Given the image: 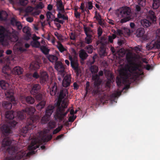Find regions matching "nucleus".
<instances>
[{"mask_svg":"<svg viewBox=\"0 0 160 160\" xmlns=\"http://www.w3.org/2000/svg\"><path fill=\"white\" fill-rule=\"evenodd\" d=\"M41 101V102L36 106L37 109L39 110H41L43 108L46 104V101Z\"/></svg>","mask_w":160,"mask_h":160,"instance_id":"obj_32","label":"nucleus"},{"mask_svg":"<svg viewBox=\"0 0 160 160\" xmlns=\"http://www.w3.org/2000/svg\"><path fill=\"white\" fill-rule=\"evenodd\" d=\"M87 7L88 9L90 10L92 9L93 7L92 3L91 2H89L87 5Z\"/></svg>","mask_w":160,"mask_h":160,"instance_id":"obj_56","label":"nucleus"},{"mask_svg":"<svg viewBox=\"0 0 160 160\" xmlns=\"http://www.w3.org/2000/svg\"><path fill=\"white\" fill-rule=\"evenodd\" d=\"M144 33L145 31L144 29L143 28H139L137 30V36L138 37H143Z\"/></svg>","mask_w":160,"mask_h":160,"instance_id":"obj_18","label":"nucleus"},{"mask_svg":"<svg viewBox=\"0 0 160 160\" xmlns=\"http://www.w3.org/2000/svg\"><path fill=\"white\" fill-rule=\"evenodd\" d=\"M53 6L52 5L49 4L48 6L47 9L49 11H51L52 9Z\"/></svg>","mask_w":160,"mask_h":160,"instance_id":"obj_64","label":"nucleus"},{"mask_svg":"<svg viewBox=\"0 0 160 160\" xmlns=\"http://www.w3.org/2000/svg\"><path fill=\"white\" fill-rule=\"evenodd\" d=\"M67 101H57V106L58 107L57 113L58 118L60 120H63L64 117L69 111V109H67L66 112L65 109L67 108L68 103Z\"/></svg>","mask_w":160,"mask_h":160,"instance_id":"obj_5","label":"nucleus"},{"mask_svg":"<svg viewBox=\"0 0 160 160\" xmlns=\"http://www.w3.org/2000/svg\"><path fill=\"white\" fill-rule=\"evenodd\" d=\"M138 2L139 5L143 7L145 5V0H138Z\"/></svg>","mask_w":160,"mask_h":160,"instance_id":"obj_46","label":"nucleus"},{"mask_svg":"<svg viewBox=\"0 0 160 160\" xmlns=\"http://www.w3.org/2000/svg\"><path fill=\"white\" fill-rule=\"evenodd\" d=\"M137 69V66L136 64L129 63L125 66L124 68L119 70V74L123 78H134L139 75Z\"/></svg>","mask_w":160,"mask_h":160,"instance_id":"obj_4","label":"nucleus"},{"mask_svg":"<svg viewBox=\"0 0 160 160\" xmlns=\"http://www.w3.org/2000/svg\"><path fill=\"white\" fill-rule=\"evenodd\" d=\"M14 25H16L18 29L19 30H21L22 28V26L20 23V22H18Z\"/></svg>","mask_w":160,"mask_h":160,"instance_id":"obj_52","label":"nucleus"},{"mask_svg":"<svg viewBox=\"0 0 160 160\" xmlns=\"http://www.w3.org/2000/svg\"><path fill=\"white\" fill-rule=\"evenodd\" d=\"M57 88L56 85L54 83L50 89V93L52 96H54L56 94L57 91Z\"/></svg>","mask_w":160,"mask_h":160,"instance_id":"obj_30","label":"nucleus"},{"mask_svg":"<svg viewBox=\"0 0 160 160\" xmlns=\"http://www.w3.org/2000/svg\"><path fill=\"white\" fill-rule=\"evenodd\" d=\"M62 128L63 126L62 125L58 127L53 131V134H56L59 132L62 129Z\"/></svg>","mask_w":160,"mask_h":160,"instance_id":"obj_43","label":"nucleus"},{"mask_svg":"<svg viewBox=\"0 0 160 160\" xmlns=\"http://www.w3.org/2000/svg\"><path fill=\"white\" fill-rule=\"evenodd\" d=\"M18 40V38L17 36H13L11 38V41L13 42L17 41Z\"/></svg>","mask_w":160,"mask_h":160,"instance_id":"obj_60","label":"nucleus"},{"mask_svg":"<svg viewBox=\"0 0 160 160\" xmlns=\"http://www.w3.org/2000/svg\"><path fill=\"white\" fill-rule=\"evenodd\" d=\"M141 23L142 25L145 28L148 27L150 26L151 24L148 20L146 19L141 20Z\"/></svg>","mask_w":160,"mask_h":160,"instance_id":"obj_20","label":"nucleus"},{"mask_svg":"<svg viewBox=\"0 0 160 160\" xmlns=\"http://www.w3.org/2000/svg\"><path fill=\"white\" fill-rule=\"evenodd\" d=\"M0 86L2 89L5 90L8 89L9 88L8 83L3 80L0 81Z\"/></svg>","mask_w":160,"mask_h":160,"instance_id":"obj_25","label":"nucleus"},{"mask_svg":"<svg viewBox=\"0 0 160 160\" xmlns=\"http://www.w3.org/2000/svg\"><path fill=\"white\" fill-rule=\"evenodd\" d=\"M80 8L82 10V12H84L86 10V9L84 8V4L83 3H82L81 4Z\"/></svg>","mask_w":160,"mask_h":160,"instance_id":"obj_59","label":"nucleus"},{"mask_svg":"<svg viewBox=\"0 0 160 160\" xmlns=\"http://www.w3.org/2000/svg\"><path fill=\"white\" fill-rule=\"evenodd\" d=\"M116 37V36L115 34H113L112 36H109L108 37L109 41L111 42H112L113 40L115 39Z\"/></svg>","mask_w":160,"mask_h":160,"instance_id":"obj_53","label":"nucleus"},{"mask_svg":"<svg viewBox=\"0 0 160 160\" xmlns=\"http://www.w3.org/2000/svg\"><path fill=\"white\" fill-rule=\"evenodd\" d=\"M84 30L85 33L87 36L90 35L92 34V32L91 30L89 28H84Z\"/></svg>","mask_w":160,"mask_h":160,"instance_id":"obj_39","label":"nucleus"},{"mask_svg":"<svg viewBox=\"0 0 160 160\" xmlns=\"http://www.w3.org/2000/svg\"><path fill=\"white\" fill-rule=\"evenodd\" d=\"M41 43L42 45H40V48L42 51L43 52H44L45 51H47V49L45 46L46 45L45 42L44 40H42L41 41Z\"/></svg>","mask_w":160,"mask_h":160,"instance_id":"obj_36","label":"nucleus"},{"mask_svg":"<svg viewBox=\"0 0 160 160\" xmlns=\"http://www.w3.org/2000/svg\"><path fill=\"white\" fill-rule=\"evenodd\" d=\"M45 7L44 3L42 2H40L36 6V7L38 8L39 9H42L43 8Z\"/></svg>","mask_w":160,"mask_h":160,"instance_id":"obj_45","label":"nucleus"},{"mask_svg":"<svg viewBox=\"0 0 160 160\" xmlns=\"http://www.w3.org/2000/svg\"><path fill=\"white\" fill-rule=\"evenodd\" d=\"M28 2V0H21L20 1V4L22 5H27Z\"/></svg>","mask_w":160,"mask_h":160,"instance_id":"obj_55","label":"nucleus"},{"mask_svg":"<svg viewBox=\"0 0 160 160\" xmlns=\"http://www.w3.org/2000/svg\"><path fill=\"white\" fill-rule=\"evenodd\" d=\"M54 35L59 40H61L62 39V36L61 34H59L58 32H55L54 33Z\"/></svg>","mask_w":160,"mask_h":160,"instance_id":"obj_54","label":"nucleus"},{"mask_svg":"<svg viewBox=\"0 0 160 160\" xmlns=\"http://www.w3.org/2000/svg\"><path fill=\"white\" fill-rule=\"evenodd\" d=\"M71 82L70 75H66L62 81V85L64 87H67L70 85Z\"/></svg>","mask_w":160,"mask_h":160,"instance_id":"obj_12","label":"nucleus"},{"mask_svg":"<svg viewBox=\"0 0 160 160\" xmlns=\"http://www.w3.org/2000/svg\"><path fill=\"white\" fill-rule=\"evenodd\" d=\"M98 67L96 66H93L91 67L90 70L92 73H95L98 71Z\"/></svg>","mask_w":160,"mask_h":160,"instance_id":"obj_40","label":"nucleus"},{"mask_svg":"<svg viewBox=\"0 0 160 160\" xmlns=\"http://www.w3.org/2000/svg\"><path fill=\"white\" fill-rule=\"evenodd\" d=\"M72 54L71 55H69V58L71 61V64L72 68L75 71L78 70V64L76 58V54L74 50L72 48L71 49Z\"/></svg>","mask_w":160,"mask_h":160,"instance_id":"obj_7","label":"nucleus"},{"mask_svg":"<svg viewBox=\"0 0 160 160\" xmlns=\"http://www.w3.org/2000/svg\"><path fill=\"white\" fill-rule=\"evenodd\" d=\"M92 79L95 81V83H97V82L98 81L99 79L98 76L97 75H93L92 76Z\"/></svg>","mask_w":160,"mask_h":160,"instance_id":"obj_48","label":"nucleus"},{"mask_svg":"<svg viewBox=\"0 0 160 160\" xmlns=\"http://www.w3.org/2000/svg\"><path fill=\"white\" fill-rule=\"evenodd\" d=\"M40 77L42 80L46 81L48 79V76L47 72L43 71H41L40 73Z\"/></svg>","mask_w":160,"mask_h":160,"instance_id":"obj_21","label":"nucleus"},{"mask_svg":"<svg viewBox=\"0 0 160 160\" xmlns=\"http://www.w3.org/2000/svg\"><path fill=\"white\" fill-rule=\"evenodd\" d=\"M155 44L156 48H160V41H157L156 42H155Z\"/></svg>","mask_w":160,"mask_h":160,"instance_id":"obj_57","label":"nucleus"},{"mask_svg":"<svg viewBox=\"0 0 160 160\" xmlns=\"http://www.w3.org/2000/svg\"><path fill=\"white\" fill-rule=\"evenodd\" d=\"M18 22V21L14 18H12L11 20V23L13 25H14Z\"/></svg>","mask_w":160,"mask_h":160,"instance_id":"obj_58","label":"nucleus"},{"mask_svg":"<svg viewBox=\"0 0 160 160\" xmlns=\"http://www.w3.org/2000/svg\"><path fill=\"white\" fill-rule=\"evenodd\" d=\"M75 12L74 14L75 17L77 18H80V12H78V9L75 8L74 9Z\"/></svg>","mask_w":160,"mask_h":160,"instance_id":"obj_49","label":"nucleus"},{"mask_svg":"<svg viewBox=\"0 0 160 160\" xmlns=\"http://www.w3.org/2000/svg\"><path fill=\"white\" fill-rule=\"evenodd\" d=\"M64 12V10L62 11H58V17L59 18H62L63 20H68V17L66 16H65L63 14Z\"/></svg>","mask_w":160,"mask_h":160,"instance_id":"obj_27","label":"nucleus"},{"mask_svg":"<svg viewBox=\"0 0 160 160\" xmlns=\"http://www.w3.org/2000/svg\"><path fill=\"white\" fill-rule=\"evenodd\" d=\"M14 112L12 111L6 112L5 117L8 120L7 122L1 127V129L2 133L5 135L8 136L12 132L11 129L14 128L17 122L13 120L14 118Z\"/></svg>","mask_w":160,"mask_h":160,"instance_id":"obj_3","label":"nucleus"},{"mask_svg":"<svg viewBox=\"0 0 160 160\" xmlns=\"http://www.w3.org/2000/svg\"><path fill=\"white\" fill-rule=\"evenodd\" d=\"M56 47L61 52H62L67 50L66 48L64 47L59 42H58Z\"/></svg>","mask_w":160,"mask_h":160,"instance_id":"obj_26","label":"nucleus"},{"mask_svg":"<svg viewBox=\"0 0 160 160\" xmlns=\"http://www.w3.org/2000/svg\"><path fill=\"white\" fill-rule=\"evenodd\" d=\"M160 2L159 0H153L152 7L153 9H157L159 7Z\"/></svg>","mask_w":160,"mask_h":160,"instance_id":"obj_33","label":"nucleus"},{"mask_svg":"<svg viewBox=\"0 0 160 160\" xmlns=\"http://www.w3.org/2000/svg\"><path fill=\"white\" fill-rule=\"evenodd\" d=\"M46 16L48 20L52 21L55 18L54 15L49 11L47 12Z\"/></svg>","mask_w":160,"mask_h":160,"instance_id":"obj_34","label":"nucleus"},{"mask_svg":"<svg viewBox=\"0 0 160 160\" xmlns=\"http://www.w3.org/2000/svg\"><path fill=\"white\" fill-rule=\"evenodd\" d=\"M70 38L71 40H74L75 39V35L72 33H71L70 35Z\"/></svg>","mask_w":160,"mask_h":160,"instance_id":"obj_61","label":"nucleus"},{"mask_svg":"<svg viewBox=\"0 0 160 160\" xmlns=\"http://www.w3.org/2000/svg\"><path fill=\"white\" fill-rule=\"evenodd\" d=\"M146 48L148 50L151 49L153 48H156L155 42L154 41H152L150 43L148 44L146 46Z\"/></svg>","mask_w":160,"mask_h":160,"instance_id":"obj_38","label":"nucleus"},{"mask_svg":"<svg viewBox=\"0 0 160 160\" xmlns=\"http://www.w3.org/2000/svg\"><path fill=\"white\" fill-rule=\"evenodd\" d=\"M94 17L98 22L99 24L100 25L103 26L104 25V21L102 18L101 16L99 13H97L96 12L95 16Z\"/></svg>","mask_w":160,"mask_h":160,"instance_id":"obj_17","label":"nucleus"},{"mask_svg":"<svg viewBox=\"0 0 160 160\" xmlns=\"http://www.w3.org/2000/svg\"><path fill=\"white\" fill-rule=\"evenodd\" d=\"M44 95H43L41 94H39L36 96V99L38 100L44 99Z\"/></svg>","mask_w":160,"mask_h":160,"instance_id":"obj_47","label":"nucleus"},{"mask_svg":"<svg viewBox=\"0 0 160 160\" xmlns=\"http://www.w3.org/2000/svg\"><path fill=\"white\" fill-rule=\"evenodd\" d=\"M97 101L96 102V103L95 104V106L96 107H98L99 106H101L102 105H104V104H106L108 102L106 101Z\"/></svg>","mask_w":160,"mask_h":160,"instance_id":"obj_37","label":"nucleus"},{"mask_svg":"<svg viewBox=\"0 0 160 160\" xmlns=\"http://www.w3.org/2000/svg\"><path fill=\"white\" fill-rule=\"evenodd\" d=\"M4 28L0 26V42L2 43V45L5 46L8 45V42L6 40L7 36L4 35Z\"/></svg>","mask_w":160,"mask_h":160,"instance_id":"obj_10","label":"nucleus"},{"mask_svg":"<svg viewBox=\"0 0 160 160\" xmlns=\"http://www.w3.org/2000/svg\"><path fill=\"white\" fill-rule=\"evenodd\" d=\"M55 68L58 72V74L59 75L58 79L59 81H61L62 79L60 76L63 77L66 74L64 71L65 68L62 63L58 61L55 63Z\"/></svg>","mask_w":160,"mask_h":160,"instance_id":"obj_9","label":"nucleus"},{"mask_svg":"<svg viewBox=\"0 0 160 160\" xmlns=\"http://www.w3.org/2000/svg\"><path fill=\"white\" fill-rule=\"evenodd\" d=\"M40 38L39 37H37L36 35H34L32 37V41L31 42V46L35 48H39L40 46V43L38 41Z\"/></svg>","mask_w":160,"mask_h":160,"instance_id":"obj_13","label":"nucleus"},{"mask_svg":"<svg viewBox=\"0 0 160 160\" xmlns=\"http://www.w3.org/2000/svg\"><path fill=\"white\" fill-rule=\"evenodd\" d=\"M39 65L38 62H32L30 65V68L31 69L36 70L39 68Z\"/></svg>","mask_w":160,"mask_h":160,"instance_id":"obj_28","label":"nucleus"},{"mask_svg":"<svg viewBox=\"0 0 160 160\" xmlns=\"http://www.w3.org/2000/svg\"><path fill=\"white\" fill-rule=\"evenodd\" d=\"M40 88V86L38 84L34 85L31 91V93L32 94L34 95L38 92Z\"/></svg>","mask_w":160,"mask_h":160,"instance_id":"obj_23","label":"nucleus"},{"mask_svg":"<svg viewBox=\"0 0 160 160\" xmlns=\"http://www.w3.org/2000/svg\"><path fill=\"white\" fill-rule=\"evenodd\" d=\"M3 101L2 102V106L5 108L8 109H11L12 107V101Z\"/></svg>","mask_w":160,"mask_h":160,"instance_id":"obj_14","label":"nucleus"},{"mask_svg":"<svg viewBox=\"0 0 160 160\" xmlns=\"http://www.w3.org/2000/svg\"><path fill=\"white\" fill-rule=\"evenodd\" d=\"M12 142L11 139L9 137H7L5 138L3 140L2 142V146L5 148L7 146H9L7 149V151L9 153L12 155H14L15 158L11 157H7L5 158V160H15V159H20L22 158L25 159L27 157L31 155L35 154V151H33L37 148H39V146L37 145L36 142H32L31 145L28 147L29 150H32L31 151L27 153L24 151H21L17 152L18 148L17 146H10Z\"/></svg>","mask_w":160,"mask_h":160,"instance_id":"obj_1","label":"nucleus"},{"mask_svg":"<svg viewBox=\"0 0 160 160\" xmlns=\"http://www.w3.org/2000/svg\"><path fill=\"white\" fill-rule=\"evenodd\" d=\"M26 19L27 21L29 22H32L33 20V18L31 17H28Z\"/></svg>","mask_w":160,"mask_h":160,"instance_id":"obj_62","label":"nucleus"},{"mask_svg":"<svg viewBox=\"0 0 160 160\" xmlns=\"http://www.w3.org/2000/svg\"><path fill=\"white\" fill-rule=\"evenodd\" d=\"M54 108V107L52 105H49L47 108L45 115L41 119V122L42 123L46 124L48 122L50 119V117L53 112Z\"/></svg>","mask_w":160,"mask_h":160,"instance_id":"obj_8","label":"nucleus"},{"mask_svg":"<svg viewBox=\"0 0 160 160\" xmlns=\"http://www.w3.org/2000/svg\"><path fill=\"white\" fill-rule=\"evenodd\" d=\"M23 71V69L21 67H16L13 68L12 72L15 74L20 75L22 73Z\"/></svg>","mask_w":160,"mask_h":160,"instance_id":"obj_16","label":"nucleus"},{"mask_svg":"<svg viewBox=\"0 0 160 160\" xmlns=\"http://www.w3.org/2000/svg\"><path fill=\"white\" fill-rule=\"evenodd\" d=\"M68 95V92L67 90L66 89H63L60 92L58 96L59 100L63 99H66Z\"/></svg>","mask_w":160,"mask_h":160,"instance_id":"obj_15","label":"nucleus"},{"mask_svg":"<svg viewBox=\"0 0 160 160\" xmlns=\"http://www.w3.org/2000/svg\"><path fill=\"white\" fill-rule=\"evenodd\" d=\"M34 8L33 7L29 6L25 10V11L27 12H31L33 11Z\"/></svg>","mask_w":160,"mask_h":160,"instance_id":"obj_51","label":"nucleus"},{"mask_svg":"<svg viewBox=\"0 0 160 160\" xmlns=\"http://www.w3.org/2000/svg\"><path fill=\"white\" fill-rule=\"evenodd\" d=\"M8 14L5 11H2L0 13V19L1 20L3 19Z\"/></svg>","mask_w":160,"mask_h":160,"instance_id":"obj_41","label":"nucleus"},{"mask_svg":"<svg viewBox=\"0 0 160 160\" xmlns=\"http://www.w3.org/2000/svg\"><path fill=\"white\" fill-rule=\"evenodd\" d=\"M22 31L23 32L27 34L28 38H26V39L28 40L31 37V35L29 34V28L28 27H25L23 28Z\"/></svg>","mask_w":160,"mask_h":160,"instance_id":"obj_35","label":"nucleus"},{"mask_svg":"<svg viewBox=\"0 0 160 160\" xmlns=\"http://www.w3.org/2000/svg\"><path fill=\"white\" fill-rule=\"evenodd\" d=\"M41 138V140H39L38 142L40 144H42V142H48L52 138V136L51 134L47 135L46 132H44Z\"/></svg>","mask_w":160,"mask_h":160,"instance_id":"obj_11","label":"nucleus"},{"mask_svg":"<svg viewBox=\"0 0 160 160\" xmlns=\"http://www.w3.org/2000/svg\"><path fill=\"white\" fill-rule=\"evenodd\" d=\"M149 18L153 22H156V17L154 15V13L152 11L149 12Z\"/></svg>","mask_w":160,"mask_h":160,"instance_id":"obj_31","label":"nucleus"},{"mask_svg":"<svg viewBox=\"0 0 160 160\" xmlns=\"http://www.w3.org/2000/svg\"><path fill=\"white\" fill-rule=\"evenodd\" d=\"M118 13H117V16L119 19H121L120 22L121 23L125 22L130 19L129 15L131 11L129 7H122L118 10Z\"/></svg>","mask_w":160,"mask_h":160,"instance_id":"obj_6","label":"nucleus"},{"mask_svg":"<svg viewBox=\"0 0 160 160\" xmlns=\"http://www.w3.org/2000/svg\"><path fill=\"white\" fill-rule=\"evenodd\" d=\"M48 60L52 62H56L58 60L57 57L53 55H49L47 56Z\"/></svg>","mask_w":160,"mask_h":160,"instance_id":"obj_29","label":"nucleus"},{"mask_svg":"<svg viewBox=\"0 0 160 160\" xmlns=\"http://www.w3.org/2000/svg\"><path fill=\"white\" fill-rule=\"evenodd\" d=\"M76 118V116L74 115L70 116L68 118V121L69 122H73Z\"/></svg>","mask_w":160,"mask_h":160,"instance_id":"obj_50","label":"nucleus"},{"mask_svg":"<svg viewBox=\"0 0 160 160\" xmlns=\"http://www.w3.org/2000/svg\"><path fill=\"white\" fill-rule=\"evenodd\" d=\"M79 55L80 58L82 59H85L88 57V55L85 50L83 49L79 51Z\"/></svg>","mask_w":160,"mask_h":160,"instance_id":"obj_24","label":"nucleus"},{"mask_svg":"<svg viewBox=\"0 0 160 160\" xmlns=\"http://www.w3.org/2000/svg\"><path fill=\"white\" fill-rule=\"evenodd\" d=\"M92 42V39L90 35L87 36L86 38H85V42L88 44L91 43Z\"/></svg>","mask_w":160,"mask_h":160,"instance_id":"obj_42","label":"nucleus"},{"mask_svg":"<svg viewBox=\"0 0 160 160\" xmlns=\"http://www.w3.org/2000/svg\"><path fill=\"white\" fill-rule=\"evenodd\" d=\"M5 96L6 99L9 100H14L15 98L13 96V93L12 92L9 91L5 93Z\"/></svg>","mask_w":160,"mask_h":160,"instance_id":"obj_22","label":"nucleus"},{"mask_svg":"<svg viewBox=\"0 0 160 160\" xmlns=\"http://www.w3.org/2000/svg\"><path fill=\"white\" fill-rule=\"evenodd\" d=\"M57 7L58 10V11H64V6L61 0H58L57 2Z\"/></svg>","mask_w":160,"mask_h":160,"instance_id":"obj_19","label":"nucleus"},{"mask_svg":"<svg viewBox=\"0 0 160 160\" xmlns=\"http://www.w3.org/2000/svg\"><path fill=\"white\" fill-rule=\"evenodd\" d=\"M35 111V109L34 108L30 107H27L24 110H22L18 112V118L22 120L26 118V114L30 116L27 118L26 126L21 130L22 133L25 134L29 130L33 129L36 127V126L35 123L38 121L39 117L37 115H33Z\"/></svg>","mask_w":160,"mask_h":160,"instance_id":"obj_2","label":"nucleus"},{"mask_svg":"<svg viewBox=\"0 0 160 160\" xmlns=\"http://www.w3.org/2000/svg\"><path fill=\"white\" fill-rule=\"evenodd\" d=\"M86 49L87 50V52L88 53H91L92 52L93 49L92 46H88L86 47Z\"/></svg>","mask_w":160,"mask_h":160,"instance_id":"obj_44","label":"nucleus"},{"mask_svg":"<svg viewBox=\"0 0 160 160\" xmlns=\"http://www.w3.org/2000/svg\"><path fill=\"white\" fill-rule=\"evenodd\" d=\"M124 32L127 34L129 35L130 33V30L129 29L127 28H125L123 29Z\"/></svg>","mask_w":160,"mask_h":160,"instance_id":"obj_63","label":"nucleus"}]
</instances>
